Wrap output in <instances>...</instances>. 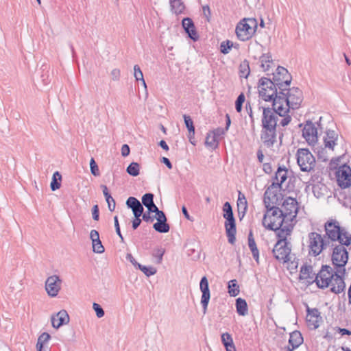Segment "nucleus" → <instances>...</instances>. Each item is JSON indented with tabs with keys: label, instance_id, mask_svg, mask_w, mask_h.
<instances>
[{
	"label": "nucleus",
	"instance_id": "obj_1",
	"mask_svg": "<svg viewBox=\"0 0 351 351\" xmlns=\"http://www.w3.org/2000/svg\"><path fill=\"white\" fill-rule=\"evenodd\" d=\"M319 160L324 162L331 158L330 168L336 169L346 152L343 141L334 130H328L324 137V147L317 148Z\"/></svg>",
	"mask_w": 351,
	"mask_h": 351
},
{
	"label": "nucleus",
	"instance_id": "obj_2",
	"mask_svg": "<svg viewBox=\"0 0 351 351\" xmlns=\"http://www.w3.org/2000/svg\"><path fill=\"white\" fill-rule=\"evenodd\" d=\"M335 265L336 266L335 270H333L328 265H323L322 269L315 276V281L319 287L322 289L330 287L332 292L339 293L345 287L342 274L345 272L344 266L346 265Z\"/></svg>",
	"mask_w": 351,
	"mask_h": 351
},
{
	"label": "nucleus",
	"instance_id": "obj_3",
	"mask_svg": "<svg viewBox=\"0 0 351 351\" xmlns=\"http://www.w3.org/2000/svg\"><path fill=\"white\" fill-rule=\"evenodd\" d=\"M263 225L269 230L278 231V238H287L291 235L294 223H286L282 213L278 207L267 209L263 219Z\"/></svg>",
	"mask_w": 351,
	"mask_h": 351
},
{
	"label": "nucleus",
	"instance_id": "obj_4",
	"mask_svg": "<svg viewBox=\"0 0 351 351\" xmlns=\"http://www.w3.org/2000/svg\"><path fill=\"white\" fill-rule=\"evenodd\" d=\"M325 230L328 238L332 241H338L345 245L350 244L351 234L340 226L339 221L332 219L327 221L325 223Z\"/></svg>",
	"mask_w": 351,
	"mask_h": 351
},
{
	"label": "nucleus",
	"instance_id": "obj_5",
	"mask_svg": "<svg viewBox=\"0 0 351 351\" xmlns=\"http://www.w3.org/2000/svg\"><path fill=\"white\" fill-rule=\"evenodd\" d=\"M258 27V22L254 18H244L237 25L235 33L237 38L241 41H247L255 34Z\"/></svg>",
	"mask_w": 351,
	"mask_h": 351
},
{
	"label": "nucleus",
	"instance_id": "obj_6",
	"mask_svg": "<svg viewBox=\"0 0 351 351\" xmlns=\"http://www.w3.org/2000/svg\"><path fill=\"white\" fill-rule=\"evenodd\" d=\"M277 85L275 82L271 80L262 77L259 81L258 93L260 97L265 101H273L274 99L278 97L277 92Z\"/></svg>",
	"mask_w": 351,
	"mask_h": 351
},
{
	"label": "nucleus",
	"instance_id": "obj_7",
	"mask_svg": "<svg viewBox=\"0 0 351 351\" xmlns=\"http://www.w3.org/2000/svg\"><path fill=\"white\" fill-rule=\"evenodd\" d=\"M223 217L226 219L225 228L228 241L233 244L235 241L236 225L233 216L232 209L228 202H226L223 206Z\"/></svg>",
	"mask_w": 351,
	"mask_h": 351
},
{
	"label": "nucleus",
	"instance_id": "obj_8",
	"mask_svg": "<svg viewBox=\"0 0 351 351\" xmlns=\"http://www.w3.org/2000/svg\"><path fill=\"white\" fill-rule=\"evenodd\" d=\"M297 162L301 171L309 172L314 169L315 159L307 149H299L297 152Z\"/></svg>",
	"mask_w": 351,
	"mask_h": 351
},
{
	"label": "nucleus",
	"instance_id": "obj_9",
	"mask_svg": "<svg viewBox=\"0 0 351 351\" xmlns=\"http://www.w3.org/2000/svg\"><path fill=\"white\" fill-rule=\"evenodd\" d=\"M287 238H279V241L273 249V254L276 260L282 263H287L291 261V249L288 246Z\"/></svg>",
	"mask_w": 351,
	"mask_h": 351
},
{
	"label": "nucleus",
	"instance_id": "obj_10",
	"mask_svg": "<svg viewBox=\"0 0 351 351\" xmlns=\"http://www.w3.org/2000/svg\"><path fill=\"white\" fill-rule=\"evenodd\" d=\"M298 210L297 201L291 197H287L282 203L280 210L285 218L286 223H295V219Z\"/></svg>",
	"mask_w": 351,
	"mask_h": 351
},
{
	"label": "nucleus",
	"instance_id": "obj_11",
	"mask_svg": "<svg viewBox=\"0 0 351 351\" xmlns=\"http://www.w3.org/2000/svg\"><path fill=\"white\" fill-rule=\"evenodd\" d=\"M281 193L278 184H271L265 191L264 194V204L267 209L270 208H276V205L278 204Z\"/></svg>",
	"mask_w": 351,
	"mask_h": 351
},
{
	"label": "nucleus",
	"instance_id": "obj_12",
	"mask_svg": "<svg viewBox=\"0 0 351 351\" xmlns=\"http://www.w3.org/2000/svg\"><path fill=\"white\" fill-rule=\"evenodd\" d=\"M309 254L316 256L324 249L326 244L322 235L317 232L308 234Z\"/></svg>",
	"mask_w": 351,
	"mask_h": 351
},
{
	"label": "nucleus",
	"instance_id": "obj_13",
	"mask_svg": "<svg viewBox=\"0 0 351 351\" xmlns=\"http://www.w3.org/2000/svg\"><path fill=\"white\" fill-rule=\"evenodd\" d=\"M302 136L309 145L314 146L318 141L317 127L315 123L307 121L302 129Z\"/></svg>",
	"mask_w": 351,
	"mask_h": 351
},
{
	"label": "nucleus",
	"instance_id": "obj_14",
	"mask_svg": "<svg viewBox=\"0 0 351 351\" xmlns=\"http://www.w3.org/2000/svg\"><path fill=\"white\" fill-rule=\"evenodd\" d=\"M274 81L276 83L280 90L285 91L286 87L289 86L291 83V76L288 71L282 66H278L276 72L273 73Z\"/></svg>",
	"mask_w": 351,
	"mask_h": 351
},
{
	"label": "nucleus",
	"instance_id": "obj_15",
	"mask_svg": "<svg viewBox=\"0 0 351 351\" xmlns=\"http://www.w3.org/2000/svg\"><path fill=\"white\" fill-rule=\"evenodd\" d=\"M279 94L286 96L285 100L291 106L292 109L298 108L303 99L302 93L298 88H289L287 93H284L283 91L280 90Z\"/></svg>",
	"mask_w": 351,
	"mask_h": 351
},
{
	"label": "nucleus",
	"instance_id": "obj_16",
	"mask_svg": "<svg viewBox=\"0 0 351 351\" xmlns=\"http://www.w3.org/2000/svg\"><path fill=\"white\" fill-rule=\"evenodd\" d=\"M339 186L346 189L351 186V168L346 165L340 166L336 172Z\"/></svg>",
	"mask_w": 351,
	"mask_h": 351
},
{
	"label": "nucleus",
	"instance_id": "obj_17",
	"mask_svg": "<svg viewBox=\"0 0 351 351\" xmlns=\"http://www.w3.org/2000/svg\"><path fill=\"white\" fill-rule=\"evenodd\" d=\"M263 128L276 129L278 116L269 108H263Z\"/></svg>",
	"mask_w": 351,
	"mask_h": 351
},
{
	"label": "nucleus",
	"instance_id": "obj_18",
	"mask_svg": "<svg viewBox=\"0 0 351 351\" xmlns=\"http://www.w3.org/2000/svg\"><path fill=\"white\" fill-rule=\"evenodd\" d=\"M61 289V280L57 276L49 277L45 282V290L50 297H56Z\"/></svg>",
	"mask_w": 351,
	"mask_h": 351
},
{
	"label": "nucleus",
	"instance_id": "obj_19",
	"mask_svg": "<svg viewBox=\"0 0 351 351\" xmlns=\"http://www.w3.org/2000/svg\"><path fill=\"white\" fill-rule=\"evenodd\" d=\"M273 107L272 110L276 112V115L280 117L285 116L289 112V108H291L285 97H282L280 94H279L278 97L274 99Z\"/></svg>",
	"mask_w": 351,
	"mask_h": 351
},
{
	"label": "nucleus",
	"instance_id": "obj_20",
	"mask_svg": "<svg viewBox=\"0 0 351 351\" xmlns=\"http://www.w3.org/2000/svg\"><path fill=\"white\" fill-rule=\"evenodd\" d=\"M69 320V315L65 310H61L51 317V326L55 329H58L62 326L68 324Z\"/></svg>",
	"mask_w": 351,
	"mask_h": 351
},
{
	"label": "nucleus",
	"instance_id": "obj_21",
	"mask_svg": "<svg viewBox=\"0 0 351 351\" xmlns=\"http://www.w3.org/2000/svg\"><path fill=\"white\" fill-rule=\"evenodd\" d=\"M315 274L311 265H303L300 268L299 276L300 281L304 283H311L314 281Z\"/></svg>",
	"mask_w": 351,
	"mask_h": 351
},
{
	"label": "nucleus",
	"instance_id": "obj_22",
	"mask_svg": "<svg viewBox=\"0 0 351 351\" xmlns=\"http://www.w3.org/2000/svg\"><path fill=\"white\" fill-rule=\"evenodd\" d=\"M332 260V263H347L348 260V253L346 249L342 245L335 247L333 250Z\"/></svg>",
	"mask_w": 351,
	"mask_h": 351
},
{
	"label": "nucleus",
	"instance_id": "obj_23",
	"mask_svg": "<svg viewBox=\"0 0 351 351\" xmlns=\"http://www.w3.org/2000/svg\"><path fill=\"white\" fill-rule=\"evenodd\" d=\"M200 290L202 293L201 303L204 307V312L206 310L207 305L210 300V291L208 288V280L206 277H203L200 282Z\"/></svg>",
	"mask_w": 351,
	"mask_h": 351
},
{
	"label": "nucleus",
	"instance_id": "obj_24",
	"mask_svg": "<svg viewBox=\"0 0 351 351\" xmlns=\"http://www.w3.org/2000/svg\"><path fill=\"white\" fill-rule=\"evenodd\" d=\"M182 25L189 36L194 41L199 38V35L193 21L190 18H184L182 20Z\"/></svg>",
	"mask_w": 351,
	"mask_h": 351
},
{
	"label": "nucleus",
	"instance_id": "obj_25",
	"mask_svg": "<svg viewBox=\"0 0 351 351\" xmlns=\"http://www.w3.org/2000/svg\"><path fill=\"white\" fill-rule=\"evenodd\" d=\"M260 66L264 72H272L275 64L270 53H263L260 57Z\"/></svg>",
	"mask_w": 351,
	"mask_h": 351
},
{
	"label": "nucleus",
	"instance_id": "obj_26",
	"mask_svg": "<svg viewBox=\"0 0 351 351\" xmlns=\"http://www.w3.org/2000/svg\"><path fill=\"white\" fill-rule=\"evenodd\" d=\"M322 317L319 315V313L317 309H308V313L306 315V322L310 328L315 329L319 326V322Z\"/></svg>",
	"mask_w": 351,
	"mask_h": 351
},
{
	"label": "nucleus",
	"instance_id": "obj_27",
	"mask_svg": "<svg viewBox=\"0 0 351 351\" xmlns=\"http://www.w3.org/2000/svg\"><path fill=\"white\" fill-rule=\"evenodd\" d=\"M219 141V130H215L211 132H209L207 134L205 144L206 146L210 149H215L218 147Z\"/></svg>",
	"mask_w": 351,
	"mask_h": 351
},
{
	"label": "nucleus",
	"instance_id": "obj_28",
	"mask_svg": "<svg viewBox=\"0 0 351 351\" xmlns=\"http://www.w3.org/2000/svg\"><path fill=\"white\" fill-rule=\"evenodd\" d=\"M303 342V338L299 331H294L290 334L289 340V346L286 348V351H293L298 348Z\"/></svg>",
	"mask_w": 351,
	"mask_h": 351
},
{
	"label": "nucleus",
	"instance_id": "obj_29",
	"mask_svg": "<svg viewBox=\"0 0 351 351\" xmlns=\"http://www.w3.org/2000/svg\"><path fill=\"white\" fill-rule=\"evenodd\" d=\"M276 129L263 128L261 140L266 146H271L276 141Z\"/></svg>",
	"mask_w": 351,
	"mask_h": 351
},
{
	"label": "nucleus",
	"instance_id": "obj_30",
	"mask_svg": "<svg viewBox=\"0 0 351 351\" xmlns=\"http://www.w3.org/2000/svg\"><path fill=\"white\" fill-rule=\"evenodd\" d=\"M288 169L286 167H279L275 176V182L272 184H278V188L280 189V185L282 184L287 179Z\"/></svg>",
	"mask_w": 351,
	"mask_h": 351
},
{
	"label": "nucleus",
	"instance_id": "obj_31",
	"mask_svg": "<svg viewBox=\"0 0 351 351\" xmlns=\"http://www.w3.org/2000/svg\"><path fill=\"white\" fill-rule=\"evenodd\" d=\"M50 339L51 335L49 333L44 332L40 334L38 338L36 345L37 351H47L46 345L48 343Z\"/></svg>",
	"mask_w": 351,
	"mask_h": 351
},
{
	"label": "nucleus",
	"instance_id": "obj_32",
	"mask_svg": "<svg viewBox=\"0 0 351 351\" xmlns=\"http://www.w3.org/2000/svg\"><path fill=\"white\" fill-rule=\"evenodd\" d=\"M237 312L239 315L245 316L248 314V308L246 301L239 298L236 300Z\"/></svg>",
	"mask_w": 351,
	"mask_h": 351
},
{
	"label": "nucleus",
	"instance_id": "obj_33",
	"mask_svg": "<svg viewBox=\"0 0 351 351\" xmlns=\"http://www.w3.org/2000/svg\"><path fill=\"white\" fill-rule=\"evenodd\" d=\"M221 341L224 345L226 351H236L232 338L228 333H223L221 336Z\"/></svg>",
	"mask_w": 351,
	"mask_h": 351
},
{
	"label": "nucleus",
	"instance_id": "obj_34",
	"mask_svg": "<svg viewBox=\"0 0 351 351\" xmlns=\"http://www.w3.org/2000/svg\"><path fill=\"white\" fill-rule=\"evenodd\" d=\"M239 45L238 43H234L232 40H224L221 43V53L227 54L230 52L232 49L237 50L239 49Z\"/></svg>",
	"mask_w": 351,
	"mask_h": 351
},
{
	"label": "nucleus",
	"instance_id": "obj_35",
	"mask_svg": "<svg viewBox=\"0 0 351 351\" xmlns=\"http://www.w3.org/2000/svg\"><path fill=\"white\" fill-rule=\"evenodd\" d=\"M136 269L141 270L146 276L154 275L157 269L153 265H135Z\"/></svg>",
	"mask_w": 351,
	"mask_h": 351
},
{
	"label": "nucleus",
	"instance_id": "obj_36",
	"mask_svg": "<svg viewBox=\"0 0 351 351\" xmlns=\"http://www.w3.org/2000/svg\"><path fill=\"white\" fill-rule=\"evenodd\" d=\"M171 10L176 14H180L184 12L185 6L181 0H170Z\"/></svg>",
	"mask_w": 351,
	"mask_h": 351
},
{
	"label": "nucleus",
	"instance_id": "obj_37",
	"mask_svg": "<svg viewBox=\"0 0 351 351\" xmlns=\"http://www.w3.org/2000/svg\"><path fill=\"white\" fill-rule=\"evenodd\" d=\"M62 176L58 171H56L52 178L51 182V189L53 191L59 189L61 186Z\"/></svg>",
	"mask_w": 351,
	"mask_h": 351
},
{
	"label": "nucleus",
	"instance_id": "obj_38",
	"mask_svg": "<svg viewBox=\"0 0 351 351\" xmlns=\"http://www.w3.org/2000/svg\"><path fill=\"white\" fill-rule=\"evenodd\" d=\"M228 293L231 296H237L239 293V287L236 280H232L228 282Z\"/></svg>",
	"mask_w": 351,
	"mask_h": 351
},
{
	"label": "nucleus",
	"instance_id": "obj_39",
	"mask_svg": "<svg viewBox=\"0 0 351 351\" xmlns=\"http://www.w3.org/2000/svg\"><path fill=\"white\" fill-rule=\"evenodd\" d=\"M250 73V66L247 61L242 62L239 66V75L241 77L247 78Z\"/></svg>",
	"mask_w": 351,
	"mask_h": 351
},
{
	"label": "nucleus",
	"instance_id": "obj_40",
	"mask_svg": "<svg viewBox=\"0 0 351 351\" xmlns=\"http://www.w3.org/2000/svg\"><path fill=\"white\" fill-rule=\"evenodd\" d=\"M127 173L132 176H137L140 172V165L138 162H132L126 169Z\"/></svg>",
	"mask_w": 351,
	"mask_h": 351
},
{
	"label": "nucleus",
	"instance_id": "obj_41",
	"mask_svg": "<svg viewBox=\"0 0 351 351\" xmlns=\"http://www.w3.org/2000/svg\"><path fill=\"white\" fill-rule=\"evenodd\" d=\"M154 228L158 232L166 233L169 230V226L166 221H158L154 224Z\"/></svg>",
	"mask_w": 351,
	"mask_h": 351
},
{
	"label": "nucleus",
	"instance_id": "obj_42",
	"mask_svg": "<svg viewBox=\"0 0 351 351\" xmlns=\"http://www.w3.org/2000/svg\"><path fill=\"white\" fill-rule=\"evenodd\" d=\"M252 234L250 233L248 238L249 247L252 252L253 257L256 262H258V251L256 248L255 241L251 238Z\"/></svg>",
	"mask_w": 351,
	"mask_h": 351
},
{
	"label": "nucleus",
	"instance_id": "obj_43",
	"mask_svg": "<svg viewBox=\"0 0 351 351\" xmlns=\"http://www.w3.org/2000/svg\"><path fill=\"white\" fill-rule=\"evenodd\" d=\"M134 75L136 81H141L143 85L145 88L147 87L145 81L143 78V72L140 68V66L137 64L134 65Z\"/></svg>",
	"mask_w": 351,
	"mask_h": 351
},
{
	"label": "nucleus",
	"instance_id": "obj_44",
	"mask_svg": "<svg viewBox=\"0 0 351 351\" xmlns=\"http://www.w3.org/2000/svg\"><path fill=\"white\" fill-rule=\"evenodd\" d=\"M238 208H239V213H240L242 210L243 213L244 214L247 210V201L245 199V197L244 195H242L241 193L239 195V199H238Z\"/></svg>",
	"mask_w": 351,
	"mask_h": 351
},
{
	"label": "nucleus",
	"instance_id": "obj_45",
	"mask_svg": "<svg viewBox=\"0 0 351 351\" xmlns=\"http://www.w3.org/2000/svg\"><path fill=\"white\" fill-rule=\"evenodd\" d=\"M184 119L185 125L189 132V133H192L193 136L195 135V127L193 125V122L191 117L188 115L184 114Z\"/></svg>",
	"mask_w": 351,
	"mask_h": 351
},
{
	"label": "nucleus",
	"instance_id": "obj_46",
	"mask_svg": "<svg viewBox=\"0 0 351 351\" xmlns=\"http://www.w3.org/2000/svg\"><path fill=\"white\" fill-rule=\"evenodd\" d=\"M93 309L95 311L97 317L101 318L104 316L105 312L99 304L94 302L93 304Z\"/></svg>",
	"mask_w": 351,
	"mask_h": 351
},
{
	"label": "nucleus",
	"instance_id": "obj_47",
	"mask_svg": "<svg viewBox=\"0 0 351 351\" xmlns=\"http://www.w3.org/2000/svg\"><path fill=\"white\" fill-rule=\"evenodd\" d=\"M90 168L91 173L95 176H99L100 174L99 167L93 158L90 160Z\"/></svg>",
	"mask_w": 351,
	"mask_h": 351
},
{
	"label": "nucleus",
	"instance_id": "obj_48",
	"mask_svg": "<svg viewBox=\"0 0 351 351\" xmlns=\"http://www.w3.org/2000/svg\"><path fill=\"white\" fill-rule=\"evenodd\" d=\"M244 101L245 95L243 93H241L239 95L235 102V108L238 112H240L241 111L242 106Z\"/></svg>",
	"mask_w": 351,
	"mask_h": 351
},
{
	"label": "nucleus",
	"instance_id": "obj_49",
	"mask_svg": "<svg viewBox=\"0 0 351 351\" xmlns=\"http://www.w3.org/2000/svg\"><path fill=\"white\" fill-rule=\"evenodd\" d=\"M93 251L97 253H102L104 252V247L101 244V242L99 240L97 241H94L92 243Z\"/></svg>",
	"mask_w": 351,
	"mask_h": 351
},
{
	"label": "nucleus",
	"instance_id": "obj_50",
	"mask_svg": "<svg viewBox=\"0 0 351 351\" xmlns=\"http://www.w3.org/2000/svg\"><path fill=\"white\" fill-rule=\"evenodd\" d=\"M126 204L127 206L132 210L136 206L140 205V202L136 198L130 197L128 199Z\"/></svg>",
	"mask_w": 351,
	"mask_h": 351
},
{
	"label": "nucleus",
	"instance_id": "obj_51",
	"mask_svg": "<svg viewBox=\"0 0 351 351\" xmlns=\"http://www.w3.org/2000/svg\"><path fill=\"white\" fill-rule=\"evenodd\" d=\"M154 199V195L152 193H146L142 197V203L143 205L147 206V204H149Z\"/></svg>",
	"mask_w": 351,
	"mask_h": 351
},
{
	"label": "nucleus",
	"instance_id": "obj_52",
	"mask_svg": "<svg viewBox=\"0 0 351 351\" xmlns=\"http://www.w3.org/2000/svg\"><path fill=\"white\" fill-rule=\"evenodd\" d=\"M132 212L134 215V217H141L143 213V207L142 204L140 203V205H137L133 208Z\"/></svg>",
	"mask_w": 351,
	"mask_h": 351
},
{
	"label": "nucleus",
	"instance_id": "obj_53",
	"mask_svg": "<svg viewBox=\"0 0 351 351\" xmlns=\"http://www.w3.org/2000/svg\"><path fill=\"white\" fill-rule=\"evenodd\" d=\"M110 76L113 81H118L121 76V71L119 69H114L110 72Z\"/></svg>",
	"mask_w": 351,
	"mask_h": 351
},
{
	"label": "nucleus",
	"instance_id": "obj_54",
	"mask_svg": "<svg viewBox=\"0 0 351 351\" xmlns=\"http://www.w3.org/2000/svg\"><path fill=\"white\" fill-rule=\"evenodd\" d=\"M106 200L108 203L109 210L110 211H113L115 208L116 205L114 199L112 198V196H110L109 199H106Z\"/></svg>",
	"mask_w": 351,
	"mask_h": 351
},
{
	"label": "nucleus",
	"instance_id": "obj_55",
	"mask_svg": "<svg viewBox=\"0 0 351 351\" xmlns=\"http://www.w3.org/2000/svg\"><path fill=\"white\" fill-rule=\"evenodd\" d=\"M203 14L208 21H210V10L208 5L202 7Z\"/></svg>",
	"mask_w": 351,
	"mask_h": 351
},
{
	"label": "nucleus",
	"instance_id": "obj_56",
	"mask_svg": "<svg viewBox=\"0 0 351 351\" xmlns=\"http://www.w3.org/2000/svg\"><path fill=\"white\" fill-rule=\"evenodd\" d=\"M90 238L92 241V243L99 240V232L95 230H91V232L90 233Z\"/></svg>",
	"mask_w": 351,
	"mask_h": 351
},
{
	"label": "nucleus",
	"instance_id": "obj_57",
	"mask_svg": "<svg viewBox=\"0 0 351 351\" xmlns=\"http://www.w3.org/2000/svg\"><path fill=\"white\" fill-rule=\"evenodd\" d=\"M156 214L158 221H167L166 216L162 211L158 210L156 213Z\"/></svg>",
	"mask_w": 351,
	"mask_h": 351
},
{
	"label": "nucleus",
	"instance_id": "obj_58",
	"mask_svg": "<svg viewBox=\"0 0 351 351\" xmlns=\"http://www.w3.org/2000/svg\"><path fill=\"white\" fill-rule=\"evenodd\" d=\"M114 227H115V229H116V232H117V234L120 237L121 240H123V237H122L121 233L119 223V221H118V217L117 216H115L114 218Z\"/></svg>",
	"mask_w": 351,
	"mask_h": 351
},
{
	"label": "nucleus",
	"instance_id": "obj_59",
	"mask_svg": "<svg viewBox=\"0 0 351 351\" xmlns=\"http://www.w3.org/2000/svg\"><path fill=\"white\" fill-rule=\"evenodd\" d=\"M130 147L128 145L125 144L121 147V155L123 157L128 156L130 154Z\"/></svg>",
	"mask_w": 351,
	"mask_h": 351
},
{
	"label": "nucleus",
	"instance_id": "obj_60",
	"mask_svg": "<svg viewBox=\"0 0 351 351\" xmlns=\"http://www.w3.org/2000/svg\"><path fill=\"white\" fill-rule=\"evenodd\" d=\"M283 118L281 119L280 123L282 125V126H286L287 125L291 120V118L290 116H288V115H285L284 117H282Z\"/></svg>",
	"mask_w": 351,
	"mask_h": 351
},
{
	"label": "nucleus",
	"instance_id": "obj_61",
	"mask_svg": "<svg viewBox=\"0 0 351 351\" xmlns=\"http://www.w3.org/2000/svg\"><path fill=\"white\" fill-rule=\"evenodd\" d=\"M93 218L95 220H97V221L99 219V210H98L97 205H95L93 207Z\"/></svg>",
	"mask_w": 351,
	"mask_h": 351
},
{
	"label": "nucleus",
	"instance_id": "obj_62",
	"mask_svg": "<svg viewBox=\"0 0 351 351\" xmlns=\"http://www.w3.org/2000/svg\"><path fill=\"white\" fill-rule=\"evenodd\" d=\"M141 223L140 217H135V219L132 221V228L136 229Z\"/></svg>",
	"mask_w": 351,
	"mask_h": 351
},
{
	"label": "nucleus",
	"instance_id": "obj_63",
	"mask_svg": "<svg viewBox=\"0 0 351 351\" xmlns=\"http://www.w3.org/2000/svg\"><path fill=\"white\" fill-rule=\"evenodd\" d=\"M101 188L102 189L103 193L106 199H109L111 195L108 192V187L106 185H101Z\"/></svg>",
	"mask_w": 351,
	"mask_h": 351
},
{
	"label": "nucleus",
	"instance_id": "obj_64",
	"mask_svg": "<svg viewBox=\"0 0 351 351\" xmlns=\"http://www.w3.org/2000/svg\"><path fill=\"white\" fill-rule=\"evenodd\" d=\"M150 213L149 211H147L145 213H143L142 215L143 216V219L145 221H152V218H151V216H150Z\"/></svg>",
	"mask_w": 351,
	"mask_h": 351
}]
</instances>
